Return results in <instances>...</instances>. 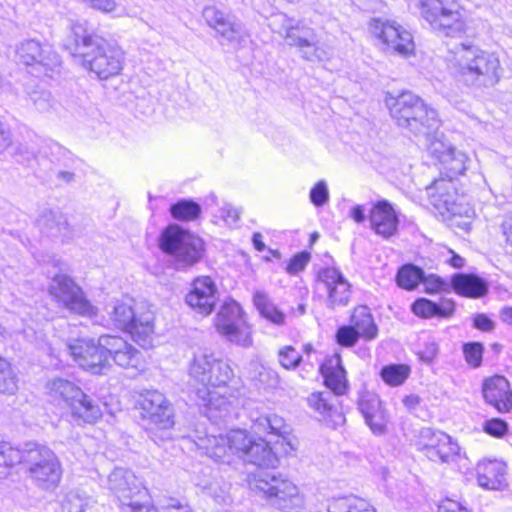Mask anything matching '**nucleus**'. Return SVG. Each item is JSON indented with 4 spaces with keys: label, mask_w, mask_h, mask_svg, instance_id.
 Here are the masks:
<instances>
[{
    "label": "nucleus",
    "mask_w": 512,
    "mask_h": 512,
    "mask_svg": "<svg viewBox=\"0 0 512 512\" xmlns=\"http://www.w3.org/2000/svg\"><path fill=\"white\" fill-rule=\"evenodd\" d=\"M68 350L81 368L94 375L110 369V358L123 368H138L142 360L141 352L133 345L120 336L109 334L98 339H77L68 344Z\"/></svg>",
    "instance_id": "f257e3e1"
},
{
    "label": "nucleus",
    "mask_w": 512,
    "mask_h": 512,
    "mask_svg": "<svg viewBox=\"0 0 512 512\" xmlns=\"http://www.w3.org/2000/svg\"><path fill=\"white\" fill-rule=\"evenodd\" d=\"M65 46L80 57L82 65L99 79L118 75L123 68L124 54L120 47L89 31L83 23H73Z\"/></svg>",
    "instance_id": "f03ea898"
},
{
    "label": "nucleus",
    "mask_w": 512,
    "mask_h": 512,
    "mask_svg": "<svg viewBox=\"0 0 512 512\" xmlns=\"http://www.w3.org/2000/svg\"><path fill=\"white\" fill-rule=\"evenodd\" d=\"M451 63L457 81L476 91L493 88L503 75L498 56L472 43L456 45Z\"/></svg>",
    "instance_id": "7ed1b4c3"
},
{
    "label": "nucleus",
    "mask_w": 512,
    "mask_h": 512,
    "mask_svg": "<svg viewBox=\"0 0 512 512\" xmlns=\"http://www.w3.org/2000/svg\"><path fill=\"white\" fill-rule=\"evenodd\" d=\"M320 372L329 390L313 392L307 397V405L316 418L326 425L337 428L345 422L344 413L339 408L337 396L344 395L348 390L346 370L341 356L335 354L320 365Z\"/></svg>",
    "instance_id": "20e7f679"
},
{
    "label": "nucleus",
    "mask_w": 512,
    "mask_h": 512,
    "mask_svg": "<svg viewBox=\"0 0 512 512\" xmlns=\"http://www.w3.org/2000/svg\"><path fill=\"white\" fill-rule=\"evenodd\" d=\"M386 106L395 124L416 137L428 138L439 128L437 111L410 91L387 97Z\"/></svg>",
    "instance_id": "39448f33"
},
{
    "label": "nucleus",
    "mask_w": 512,
    "mask_h": 512,
    "mask_svg": "<svg viewBox=\"0 0 512 512\" xmlns=\"http://www.w3.org/2000/svg\"><path fill=\"white\" fill-rule=\"evenodd\" d=\"M22 462L31 483L38 489L54 492L62 479L63 468L56 453L47 445L27 442L22 445Z\"/></svg>",
    "instance_id": "423d86ee"
},
{
    "label": "nucleus",
    "mask_w": 512,
    "mask_h": 512,
    "mask_svg": "<svg viewBox=\"0 0 512 512\" xmlns=\"http://www.w3.org/2000/svg\"><path fill=\"white\" fill-rule=\"evenodd\" d=\"M250 486L269 506L279 511L300 512L304 505L299 488L280 473L260 471L254 475Z\"/></svg>",
    "instance_id": "0eeeda50"
},
{
    "label": "nucleus",
    "mask_w": 512,
    "mask_h": 512,
    "mask_svg": "<svg viewBox=\"0 0 512 512\" xmlns=\"http://www.w3.org/2000/svg\"><path fill=\"white\" fill-rule=\"evenodd\" d=\"M159 248L173 258L178 270L198 263L204 255L203 240L178 224H169L160 234Z\"/></svg>",
    "instance_id": "6e6552de"
},
{
    "label": "nucleus",
    "mask_w": 512,
    "mask_h": 512,
    "mask_svg": "<svg viewBox=\"0 0 512 512\" xmlns=\"http://www.w3.org/2000/svg\"><path fill=\"white\" fill-rule=\"evenodd\" d=\"M140 417L149 437L157 443L158 439L170 436L175 424V413L171 402L158 390H147L138 399Z\"/></svg>",
    "instance_id": "1a4fd4ad"
},
{
    "label": "nucleus",
    "mask_w": 512,
    "mask_h": 512,
    "mask_svg": "<svg viewBox=\"0 0 512 512\" xmlns=\"http://www.w3.org/2000/svg\"><path fill=\"white\" fill-rule=\"evenodd\" d=\"M16 62L36 77L53 78L62 68L60 55L46 42L26 39L16 45Z\"/></svg>",
    "instance_id": "9d476101"
},
{
    "label": "nucleus",
    "mask_w": 512,
    "mask_h": 512,
    "mask_svg": "<svg viewBox=\"0 0 512 512\" xmlns=\"http://www.w3.org/2000/svg\"><path fill=\"white\" fill-rule=\"evenodd\" d=\"M113 324L126 332L141 346L150 344L154 332V314L144 305L117 302L109 312Z\"/></svg>",
    "instance_id": "9b49d317"
},
{
    "label": "nucleus",
    "mask_w": 512,
    "mask_h": 512,
    "mask_svg": "<svg viewBox=\"0 0 512 512\" xmlns=\"http://www.w3.org/2000/svg\"><path fill=\"white\" fill-rule=\"evenodd\" d=\"M190 376L199 384L206 387L208 396V405H213V397L215 391H211L210 387H224L232 379L234 373L230 365L223 360L216 359L213 355L206 353L194 356L190 368Z\"/></svg>",
    "instance_id": "f8f14e48"
},
{
    "label": "nucleus",
    "mask_w": 512,
    "mask_h": 512,
    "mask_svg": "<svg viewBox=\"0 0 512 512\" xmlns=\"http://www.w3.org/2000/svg\"><path fill=\"white\" fill-rule=\"evenodd\" d=\"M368 31L389 53L403 57L414 53L415 44L411 32L393 19L385 16L373 17L368 23Z\"/></svg>",
    "instance_id": "ddd939ff"
},
{
    "label": "nucleus",
    "mask_w": 512,
    "mask_h": 512,
    "mask_svg": "<svg viewBox=\"0 0 512 512\" xmlns=\"http://www.w3.org/2000/svg\"><path fill=\"white\" fill-rule=\"evenodd\" d=\"M422 18L430 27L446 36H454L463 29L461 14L454 0H418Z\"/></svg>",
    "instance_id": "4468645a"
},
{
    "label": "nucleus",
    "mask_w": 512,
    "mask_h": 512,
    "mask_svg": "<svg viewBox=\"0 0 512 512\" xmlns=\"http://www.w3.org/2000/svg\"><path fill=\"white\" fill-rule=\"evenodd\" d=\"M215 326L230 342L245 348L252 346L251 329L244 319L241 306L235 300L221 305L215 318Z\"/></svg>",
    "instance_id": "2eb2a0df"
},
{
    "label": "nucleus",
    "mask_w": 512,
    "mask_h": 512,
    "mask_svg": "<svg viewBox=\"0 0 512 512\" xmlns=\"http://www.w3.org/2000/svg\"><path fill=\"white\" fill-rule=\"evenodd\" d=\"M49 292L70 312L89 317L96 314V308L86 298L82 289L65 274L54 275Z\"/></svg>",
    "instance_id": "dca6fc26"
},
{
    "label": "nucleus",
    "mask_w": 512,
    "mask_h": 512,
    "mask_svg": "<svg viewBox=\"0 0 512 512\" xmlns=\"http://www.w3.org/2000/svg\"><path fill=\"white\" fill-rule=\"evenodd\" d=\"M417 445L429 460L440 463L454 461L460 450L448 434L431 427L419 431Z\"/></svg>",
    "instance_id": "f3484780"
},
{
    "label": "nucleus",
    "mask_w": 512,
    "mask_h": 512,
    "mask_svg": "<svg viewBox=\"0 0 512 512\" xmlns=\"http://www.w3.org/2000/svg\"><path fill=\"white\" fill-rule=\"evenodd\" d=\"M202 15L207 25L227 44L240 45L246 41L248 31L236 15L223 11L216 6H206Z\"/></svg>",
    "instance_id": "a211bd4d"
},
{
    "label": "nucleus",
    "mask_w": 512,
    "mask_h": 512,
    "mask_svg": "<svg viewBox=\"0 0 512 512\" xmlns=\"http://www.w3.org/2000/svg\"><path fill=\"white\" fill-rule=\"evenodd\" d=\"M317 288L327 294L325 305L330 310L346 307L351 298V284L343 273L334 267H324L316 275Z\"/></svg>",
    "instance_id": "6ab92c4d"
},
{
    "label": "nucleus",
    "mask_w": 512,
    "mask_h": 512,
    "mask_svg": "<svg viewBox=\"0 0 512 512\" xmlns=\"http://www.w3.org/2000/svg\"><path fill=\"white\" fill-rule=\"evenodd\" d=\"M220 300V293L215 281L209 276L196 277L189 292L185 296V303L197 314L211 315Z\"/></svg>",
    "instance_id": "aec40b11"
},
{
    "label": "nucleus",
    "mask_w": 512,
    "mask_h": 512,
    "mask_svg": "<svg viewBox=\"0 0 512 512\" xmlns=\"http://www.w3.org/2000/svg\"><path fill=\"white\" fill-rule=\"evenodd\" d=\"M285 28L287 44L299 48L301 56L305 60L312 62L323 60L324 51L318 47L319 39L314 29L301 22L292 25L291 21Z\"/></svg>",
    "instance_id": "412c9836"
},
{
    "label": "nucleus",
    "mask_w": 512,
    "mask_h": 512,
    "mask_svg": "<svg viewBox=\"0 0 512 512\" xmlns=\"http://www.w3.org/2000/svg\"><path fill=\"white\" fill-rule=\"evenodd\" d=\"M244 442V430H233L226 436H210L206 439L205 453L215 462L230 464L233 456H238V449Z\"/></svg>",
    "instance_id": "4be33fe9"
},
{
    "label": "nucleus",
    "mask_w": 512,
    "mask_h": 512,
    "mask_svg": "<svg viewBox=\"0 0 512 512\" xmlns=\"http://www.w3.org/2000/svg\"><path fill=\"white\" fill-rule=\"evenodd\" d=\"M238 449V458L246 463L253 464L258 467H276L279 459L276 453L269 446V443L259 438H254L245 431L244 445H240Z\"/></svg>",
    "instance_id": "5701e85b"
},
{
    "label": "nucleus",
    "mask_w": 512,
    "mask_h": 512,
    "mask_svg": "<svg viewBox=\"0 0 512 512\" xmlns=\"http://www.w3.org/2000/svg\"><path fill=\"white\" fill-rule=\"evenodd\" d=\"M368 219L371 229L379 236L389 239L398 232L399 217L393 205L386 199L372 204Z\"/></svg>",
    "instance_id": "b1692460"
},
{
    "label": "nucleus",
    "mask_w": 512,
    "mask_h": 512,
    "mask_svg": "<svg viewBox=\"0 0 512 512\" xmlns=\"http://www.w3.org/2000/svg\"><path fill=\"white\" fill-rule=\"evenodd\" d=\"M357 406L374 434L381 435L386 431V411L376 393L366 390L359 392Z\"/></svg>",
    "instance_id": "393cba45"
},
{
    "label": "nucleus",
    "mask_w": 512,
    "mask_h": 512,
    "mask_svg": "<svg viewBox=\"0 0 512 512\" xmlns=\"http://www.w3.org/2000/svg\"><path fill=\"white\" fill-rule=\"evenodd\" d=\"M482 394L487 404L499 413L512 410V390L509 381L501 375H494L483 381Z\"/></svg>",
    "instance_id": "a878e982"
},
{
    "label": "nucleus",
    "mask_w": 512,
    "mask_h": 512,
    "mask_svg": "<svg viewBox=\"0 0 512 512\" xmlns=\"http://www.w3.org/2000/svg\"><path fill=\"white\" fill-rule=\"evenodd\" d=\"M431 152L439 160L441 177L454 181L467 170L468 157L463 152L452 147L445 148L441 142L432 143Z\"/></svg>",
    "instance_id": "bb28decb"
},
{
    "label": "nucleus",
    "mask_w": 512,
    "mask_h": 512,
    "mask_svg": "<svg viewBox=\"0 0 512 512\" xmlns=\"http://www.w3.org/2000/svg\"><path fill=\"white\" fill-rule=\"evenodd\" d=\"M477 481L487 490H503L507 487V466L497 459L480 461L476 466Z\"/></svg>",
    "instance_id": "cd10ccee"
},
{
    "label": "nucleus",
    "mask_w": 512,
    "mask_h": 512,
    "mask_svg": "<svg viewBox=\"0 0 512 512\" xmlns=\"http://www.w3.org/2000/svg\"><path fill=\"white\" fill-rule=\"evenodd\" d=\"M108 484L121 504L129 498L146 497V491L139 488L133 472L124 468H115L108 477Z\"/></svg>",
    "instance_id": "c85d7f7f"
},
{
    "label": "nucleus",
    "mask_w": 512,
    "mask_h": 512,
    "mask_svg": "<svg viewBox=\"0 0 512 512\" xmlns=\"http://www.w3.org/2000/svg\"><path fill=\"white\" fill-rule=\"evenodd\" d=\"M456 309V303L451 298H441L439 302L420 297L411 304V311L419 318H450Z\"/></svg>",
    "instance_id": "c756f323"
},
{
    "label": "nucleus",
    "mask_w": 512,
    "mask_h": 512,
    "mask_svg": "<svg viewBox=\"0 0 512 512\" xmlns=\"http://www.w3.org/2000/svg\"><path fill=\"white\" fill-rule=\"evenodd\" d=\"M428 194L431 204L440 214L460 200L455 182L444 177L434 180L428 187Z\"/></svg>",
    "instance_id": "7c9ffc66"
},
{
    "label": "nucleus",
    "mask_w": 512,
    "mask_h": 512,
    "mask_svg": "<svg viewBox=\"0 0 512 512\" xmlns=\"http://www.w3.org/2000/svg\"><path fill=\"white\" fill-rule=\"evenodd\" d=\"M452 290L463 297L481 298L488 293L489 286L486 280L477 275L455 273L452 276Z\"/></svg>",
    "instance_id": "2f4dec72"
},
{
    "label": "nucleus",
    "mask_w": 512,
    "mask_h": 512,
    "mask_svg": "<svg viewBox=\"0 0 512 512\" xmlns=\"http://www.w3.org/2000/svg\"><path fill=\"white\" fill-rule=\"evenodd\" d=\"M69 409L74 419L82 420L85 423H93L102 416V410L98 402L81 389L80 395H76L69 405Z\"/></svg>",
    "instance_id": "473e14b6"
},
{
    "label": "nucleus",
    "mask_w": 512,
    "mask_h": 512,
    "mask_svg": "<svg viewBox=\"0 0 512 512\" xmlns=\"http://www.w3.org/2000/svg\"><path fill=\"white\" fill-rule=\"evenodd\" d=\"M350 325L365 341H373L378 336V326L367 306H358L354 309L350 318Z\"/></svg>",
    "instance_id": "72a5a7b5"
},
{
    "label": "nucleus",
    "mask_w": 512,
    "mask_h": 512,
    "mask_svg": "<svg viewBox=\"0 0 512 512\" xmlns=\"http://www.w3.org/2000/svg\"><path fill=\"white\" fill-rule=\"evenodd\" d=\"M253 304L259 314L276 326H283L286 323V315L270 299L264 291L257 290L253 295Z\"/></svg>",
    "instance_id": "f704fd0d"
},
{
    "label": "nucleus",
    "mask_w": 512,
    "mask_h": 512,
    "mask_svg": "<svg viewBox=\"0 0 512 512\" xmlns=\"http://www.w3.org/2000/svg\"><path fill=\"white\" fill-rule=\"evenodd\" d=\"M46 389L52 401L64 402L68 407L76 395H80V388L73 382L63 378L49 380L46 384Z\"/></svg>",
    "instance_id": "c9c22d12"
},
{
    "label": "nucleus",
    "mask_w": 512,
    "mask_h": 512,
    "mask_svg": "<svg viewBox=\"0 0 512 512\" xmlns=\"http://www.w3.org/2000/svg\"><path fill=\"white\" fill-rule=\"evenodd\" d=\"M37 225L42 233L57 236L68 231L67 218L59 211L44 209L37 219Z\"/></svg>",
    "instance_id": "e433bc0d"
},
{
    "label": "nucleus",
    "mask_w": 512,
    "mask_h": 512,
    "mask_svg": "<svg viewBox=\"0 0 512 512\" xmlns=\"http://www.w3.org/2000/svg\"><path fill=\"white\" fill-rule=\"evenodd\" d=\"M252 429L255 433L267 432L286 440V436L290 433V427L285 423L284 419L276 414L261 415L256 419H252Z\"/></svg>",
    "instance_id": "4c0bfd02"
},
{
    "label": "nucleus",
    "mask_w": 512,
    "mask_h": 512,
    "mask_svg": "<svg viewBox=\"0 0 512 512\" xmlns=\"http://www.w3.org/2000/svg\"><path fill=\"white\" fill-rule=\"evenodd\" d=\"M460 200H457L454 205L450 206L449 209L441 213V215L448 220L451 225L461 228L464 231L471 229V220L475 214L474 210L467 204H463Z\"/></svg>",
    "instance_id": "58836bf2"
},
{
    "label": "nucleus",
    "mask_w": 512,
    "mask_h": 512,
    "mask_svg": "<svg viewBox=\"0 0 512 512\" xmlns=\"http://www.w3.org/2000/svg\"><path fill=\"white\" fill-rule=\"evenodd\" d=\"M169 212L174 219L189 222L196 220L200 216L202 208L198 202L183 198L171 204Z\"/></svg>",
    "instance_id": "ea45409f"
},
{
    "label": "nucleus",
    "mask_w": 512,
    "mask_h": 512,
    "mask_svg": "<svg viewBox=\"0 0 512 512\" xmlns=\"http://www.w3.org/2000/svg\"><path fill=\"white\" fill-rule=\"evenodd\" d=\"M424 270L413 264L407 263L402 265L396 274V283L399 287L406 290H414L422 282Z\"/></svg>",
    "instance_id": "a19ab883"
},
{
    "label": "nucleus",
    "mask_w": 512,
    "mask_h": 512,
    "mask_svg": "<svg viewBox=\"0 0 512 512\" xmlns=\"http://www.w3.org/2000/svg\"><path fill=\"white\" fill-rule=\"evenodd\" d=\"M22 446L13 447L7 442L0 443V478L9 474V469L22 462Z\"/></svg>",
    "instance_id": "79ce46f5"
},
{
    "label": "nucleus",
    "mask_w": 512,
    "mask_h": 512,
    "mask_svg": "<svg viewBox=\"0 0 512 512\" xmlns=\"http://www.w3.org/2000/svg\"><path fill=\"white\" fill-rule=\"evenodd\" d=\"M410 367L406 364H389L382 367L380 376L390 386L402 385L410 375Z\"/></svg>",
    "instance_id": "37998d69"
},
{
    "label": "nucleus",
    "mask_w": 512,
    "mask_h": 512,
    "mask_svg": "<svg viewBox=\"0 0 512 512\" xmlns=\"http://www.w3.org/2000/svg\"><path fill=\"white\" fill-rule=\"evenodd\" d=\"M29 98L34 104L35 108L41 113H47L56 109L58 104L52 93L42 87H36L31 92H29Z\"/></svg>",
    "instance_id": "c03bdc74"
},
{
    "label": "nucleus",
    "mask_w": 512,
    "mask_h": 512,
    "mask_svg": "<svg viewBox=\"0 0 512 512\" xmlns=\"http://www.w3.org/2000/svg\"><path fill=\"white\" fill-rule=\"evenodd\" d=\"M17 390V378L7 359L0 355V393L13 394Z\"/></svg>",
    "instance_id": "a18cd8bd"
},
{
    "label": "nucleus",
    "mask_w": 512,
    "mask_h": 512,
    "mask_svg": "<svg viewBox=\"0 0 512 512\" xmlns=\"http://www.w3.org/2000/svg\"><path fill=\"white\" fill-rule=\"evenodd\" d=\"M277 359L282 368L296 370L303 362V356L292 345H285L278 350Z\"/></svg>",
    "instance_id": "49530a36"
},
{
    "label": "nucleus",
    "mask_w": 512,
    "mask_h": 512,
    "mask_svg": "<svg viewBox=\"0 0 512 512\" xmlns=\"http://www.w3.org/2000/svg\"><path fill=\"white\" fill-rule=\"evenodd\" d=\"M253 380L256 382V385H258L259 388L269 389L275 388L279 384L280 378L275 370L260 365L255 370Z\"/></svg>",
    "instance_id": "de8ad7c7"
},
{
    "label": "nucleus",
    "mask_w": 512,
    "mask_h": 512,
    "mask_svg": "<svg viewBox=\"0 0 512 512\" xmlns=\"http://www.w3.org/2000/svg\"><path fill=\"white\" fill-rule=\"evenodd\" d=\"M89 505V498L79 491L72 490L68 492L62 502L64 512H83Z\"/></svg>",
    "instance_id": "09e8293b"
},
{
    "label": "nucleus",
    "mask_w": 512,
    "mask_h": 512,
    "mask_svg": "<svg viewBox=\"0 0 512 512\" xmlns=\"http://www.w3.org/2000/svg\"><path fill=\"white\" fill-rule=\"evenodd\" d=\"M422 283L425 285V292L427 294H435L438 292H450L452 290V279L450 282L442 277L430 274L423 277Z\"/></svg>",
    "instance_id": "8fccbe9b"
},
{
    "label": "nucleus",
    "mask_w": 512,
    "mask_h": 512,
    "mask_svg": "<svg viewBox=\"0 0 512 512\" xmlns=\"http://www.w3.org/2000/svg\"><path fill=\"white\" fill-rule=\"evenodd\" d=\"M360 498L355 496H345L334 498L329 501L328 512H356Z\"/></svg>",
    "instance_id": "3c124183"
},
{
    "label": "nucleus",
    "mask_w": 512,
    "mask_h": 512,
    "mask_svg": "<svg viewBox=\"0 0 512 512\" xmlns=\"http://www.w3.org/2000/svg\"><path fill=\"white\" fill-rule=\"evenodd\" d=\"M484 346L480 342H469L463 345V354L466 362L477 368L482 364Z\"/></svg>",
    "instance_id": "603ef678"
},
{
    "label": "nucleus",
    "mask_w": 512,
    "mask_h": 512,
    "mask_svg": "<svg viewBox=\"0 0 512 512\" xmlns=\"http://www.w3.org/2000/svg\"><path fill=\"white\" fill-rule=\"evenodd\" d=\"M482 430L491 437L503 438L508 433L509 425L504 419L494 417L483 422Z\"/></svg>",
    "instance_id": "864d4df0"
},
{
    "label": "nucleus",
    "mask_w": 512,
    "mask_h": 512,
    "mask_svg": "<svg viewBox=\"0 0 512 512\" xmlns=\"http://www.w3.org/2000/svg\"><path fill=\"white\" fill-rule=\"evenodd\" d=\"M123 512H158L149 502L148 493L146 497L129 498L121 504Z\"/></svg>",
    "instance_id": "5fc2aeb1"
},
{
    "label": "nucleus",
    "mask_w": 512,
    "mask_h": 512,
    "mask_svg": "<svg viewBox=\"0 0 512 512\" xmlns=\"http://www.w3.org/2000/svg\"><path fill=\"white\" fill-rule=\"evenodd\" d=\"M360 338L351 325L340 326L335 334L336 342L340 346L347 348L354 347Z\"/></svg>",
    "instance_id": "6e6d98bb"
},
{
    "label": "nucleus",
    "mask_w": 512,
    "mask_h": 512,
    "mask_svg": "<svg viewBox=\"0 0 512 512\" xmlns=\"http://www.w3.org/2000/svg\"><path fill=\"white\" fill-rule=\"evenodd\" d=\"M12 156L17 163L26 167H32L33 163L37 159L35 150L26 144H18L15 147Z\"/></svg>",
    "instance_id": "4d7b16f0"
},
{
    "label": "nucleus",
    "mask_w": 512,
    "mask_h": 512,
    "mask_svg": "<svg viewBox=\"0 0 512 512\" xmlns=\"http://www.w3.org/2000/svg\"><path fill=\"white\" fill-rule=\"evenodd\" d=\"M310 201L316 207L323 206L329 199L328 187L325 181L321 180L316 183L310 190Z\"/></svg>",
    "instance_id": "13d9d810"
},
{
    "label": "nucleus",
    "mask_w": 512,
    "mask_h": 512,
    "mask_svg": "<svg viewBox=\"0 0 512 512\" xmlns=\"http://www.w3.org/2000/svg\"><path fill=\"white\" fill-rule=\"evenodd\" d=\"M311 255L307 251H301L295 254L289 261L286 271L291 274L295 275L298 272L305 269L306 265L310 261Z\"/></svg>",
    "instance_id": "bf43d9fd"
},
{
    "label": "nucleus",
    "mask_w": 512,
    "mask_h": 512,
    "mask_svg": "<svg viewBox=\"0 0 512 512\" xmlns=\"http://www.w3.org/2000/svg\"><path fill=\"white\" fill-rule=\"evenodd\" d=\"M93 9L100 10L102 12H111L116 7L115 0H82Z\"/></svg>",
    "instance_id": "052dcab7"
},
{
    "label": "nucleus",
    "mask_w": 512,
    "mask_h": 512,
    "mask_svg": "<svg viewBox=\"0 0 512 512\" xmlns=\"http://www.w3.org/2000/svg\"><path fill=\"white\" fill-rule=\"evenodd\" d=\"M474 328L481 331H491L494 329V322L485 314H477L473 319Z\"/></svg>",
    "instance_id": "680f3d73"
},
{
    "label": "nucleus",
    "mask_w": 512,
    "mask_h": 512,
    "mask_svg": "<svg viewBox=\"0 0 512 512\" xmlns=\"http://www.w3.org/2000/svg\"><path fill=\"white\" fill-rule=\"evenodd\" d=\"M165 512H192L191 508L178 499H168L167 504L162 506Z\"/></svg>",
    "instance_id": "e2e57ef3"
},
{
    "label": "nucleus",
    "mask_w": 512,
    "mask_h": 512,
    "mask_svg": "<svg viewBox=\"0 0 512 512\" xmlns=\"http://www.w3.org/2000/svg\"><path fill=\"white\" fill-rule=\"evenodd\" d=\"M221 211V216L229 224H235L240 218L241 211L230 204L225 205Z\"/></svg>",
    "instance_id": "0e129e2a"
},
{
    "label": "nucleus",
    "mask_w": 512,
    "mask_h": 512,
    "mask_svg": "<svg viewBox=\"0 0 512 512\" xmlns=\"http://www.w3.org/2000/svg\"><path fill=\"white\" fill-rule=\"evenodd\" d=\"M438 354V347L435 343H429L426 345L425 349L419 353L420 359L429 364Z\"/></svg>",
    "instance_id": "69168bd1"
},
{
    "label": "nucleus",
    "mask_w": 512,
    "mask_h": 512,
    "mask_svg": "<svg viewBox=\"0 0 512 512\" xmlns=\"http://www.w3.org/2000/svg\"><path fill=\"white\" fill-rule=\"evenodd\" d=\"M349 216L358 224L363 223L366 219V208L364 205L357 204L353 206L349 212Z\"/></svg>",
    "instance_id": "338daca9"
},
{
    "label": "nucleus",
    "mask_w": 512,
    "mask_h": 512,
    "mask_svg": "<svg viewBox=\"0 0 512 512\" xmlns=\"http://www.w3.org/2000/svg\"><path fill=\"white\" fill-rule=\"evenodd\" d=\"M441 512H469L465 507L454 501H447L440 506Z\"/></svg>",
    "instance_id": "774afa93"
}]
</instances>
